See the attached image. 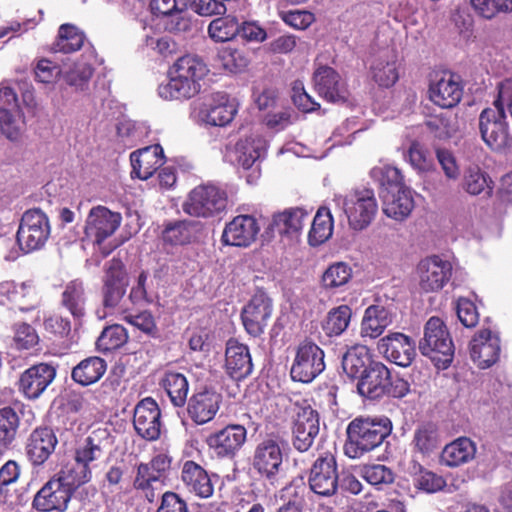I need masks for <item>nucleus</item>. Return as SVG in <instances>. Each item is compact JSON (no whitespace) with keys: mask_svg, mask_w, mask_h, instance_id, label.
Segmentation results:
<instances>
[{"mask_svg":"<svg viewBox=\"0 0 512 512\" xmlns=\"http://www.w3.org/2000/svg\"><path fill=\"white\" fill-rule=\"evenodd\" d=\"M128 286V277L125 266L120 259L113 258L106 265L102 287V304L109 313H126L120 307Z\"/></svg>","mask_w":512,"mask_h":512,"instance_id":"9b49d317","label":"nucleus"},{"mask_svg":"<svg viewBox=\"0 0 512 512\" xmlns=\"http://www.w3.org/2000/svg\"><path fill=\"white\" fill-rule=\"evenodd\" d=\"M163 149L159 144L146 146L131 153V176L141 180L150 178L163 164Z\"/></svg>","mask_w":512,"mask_h":512,"instance_id":"c756f323","label":"nucleus"},{"mask_svg":"<svg viewBox=\"0 0 512 512\" xmlns=\"http://www.w3.org/2000/svg\"><path fill=\"white\" fill-rule=\"evenodd\" d=\"M333 200L345 213L349 226L356 231L368 227L378 211L374 191L368 188L354 189L346 195L336 194Z\"/></svg>","mask_w":512,"mask_h":512,"instance_id":"39448f33","label":"nucleus"},{"mask_svg":"<svg viewBox=\"0 0 512 512\" xmlns=\"http://www.w3.org/2000/svg\"><path fill=\"white\" fill-rule=\"evenodd\" d=\"M419 287L424 292L441 290L452 276V264L439 256L422 259L417 265Z\"/></svg>","mask_w":512,"mask_h":512,"instance_id":"4468645a","label":"nucleus"},{"mask_svg":"<svg viewBox=\"0 0 512 512\" xmlns=\"http://www.w3.org/2000/svg\"><path fill=\"white\" fill-rule=\"evenodd\" d=\"M456 313L459 321L467 328L475 327L479 321L475 304L467 298L458 299Z\"/></svg>","mask_w":512,"mask_h":512,"instance_id":"774afa93","label":"nucleus"},{"mask_svg":"<svg viewBox=\"0 0 512 512\" xmlns=\"http://www.w3.org/2000/svg\"><path fill=\"white\" fill-rule=\"evenodd\" d=\"M314 85L319 96L331 103H344L349 97L346 83L331 67L322 66L314 72Z\"/></svg>","mask_w":512,"mask_h":512,"instance_id":"b1692460","label":"nucleus"},{"mask_svg":"<svg viewBox=\"0 0 512 512\" xmlns=\"http://www.w3.org/2000/svg\"><path fill=\"white\" fill-rule=\"evenodd\" d=\"M208 71L207 65L200 57L184 55L172 65L169 71L170 79L159 85L158 94L165 100L190 99L200 92V81Z\"/></svg>","mask_w":512,"mask_h":512,"instance_id":"f257e3e1","label":"nucleus"},{"mask_svg":"<svg viewBox=\"0 0 512 512\" xmlns=\"http://www.w3.org/2000/svg\"><path fill=\"white\" fill-rule=\"evenodd\" d=\"M53 366L40 363L25 370L19 380L20 391L29 399L38 398L55 379Z\"/></svg>","mask_w":512,"mask_h":512,"instance_id":"bb28decb","label":"nucleus"},{"mask_svg":"<svg viewBox=\"0 0 512 512\" xmlns=\"http://www.w3.org/2000/svg\"><path fill=\"white\" fill-rule=\"evenodd\" d=\"M268 150V140L258 132H252L243 138H240L230 153L231 161L248 170L256 166L265 159Z\"/></svg>","mask_w":512,"mask_h":512,"instance_id":"2eb2a0df","label":"nucleus"},{"mask_svg":"<svg viewBox=\"0 0 512 512\" xmlns=\"http://www.w3.org/2000/svg\"><path fill=\"white\" fill-rule=\"evenodd\" d=\"M202 225L198 221L183 220L168 225L163 232L165 242L184 245L193 241L200 233Z\"/></svg>","mask_w":512,"mask_h":512,"instance_id":"a18cd8bd","label":"nucleus"},{"mask_svg":"<svg viewBox=\"0 0 512 512\" xmlns=\"http://www.w3.org/2000/svg\"><path fill=\"white\" fill-rule=\"evenodd\" d=\"M412 190L407 186H401L397 190H388L383 195L384 214L396 221L405 220L414 209Z\"/></svg>","mask_w":512,"mask_h":512,"instance_id":"f704fd0d","label":"nucleus"},{"mask_svg":"<svg viewBox=\"0 0 512 512\" xmlns=\"http://www.w3.org/2000/svg\"><path fill=\"white\" fill-rule=\"evenodd\" d=\"M389 373L383 363L370 364L357 383L359 394L369 399H378L385 395L389 384Z\"/></svg>","mask_w":512,"mask_h":512,"instance_id":"7c9ffc66","label":"nucleus"},{"mask_svg":"<svg viewBox=\"0 0 512 512\" xmlns=\"http://www.w3.org/2000/svg\"><path fill=\"white\" fill-rule=\"evenodd\" d=\"M128 340L126 329L122 325H112L105 328L96 341L99 351L110 352L123 346Z\"/></svg>","mask_w":512,"mask_h":512,"instance_id":"6e6d98bb","label":"nucleus"},{"mask_svg":"<svg viewBox=\"0 0 512 512\" xmlns=\"http://www.w3.org/2000/svg\"><path fill=\"white\" fill-rule=\"evenodd\" d=\"M122 216L104 206L93 207L87 216L85 235L95 244L101 245L104 240L112 236L119 228Z\"/></svg>","mask_w":512,"mask_h":512,"instance_id":"f3484780","label":"nucleus"},{"mask_svg":"<svg viewBox=\"0 0 512 512\" xmlns=\"http://www.w3.org/2000/svg\"><path fill=\"white\" fill-rule=\"evenodd\" d=\"M279 16L287 25L298 30L307 29L315 21L314 14L306 10L281 11Z\"/></svg>","mask_w":512,"mask_h":512,"instance_id":"338daca9","label":"nucleus"},{"mask_svg":"<svg viewBox=\"0 0 512 512\" xmlns=\"http://www.w3.org/2000/svg\"><path fill=\"white\" fill-rule=\"evenodd\" d=\"M441 445V435L436 424L426 422L420 424L414 431L412 450L423 457L433 454Z\"/></svg>","mask_w":512,"mask_h":512,"instance_id":"ea45409f","label":"nucleus"},{"mask_svg":"<svg viewBox=\"0 0 512 512\" xmlns=\"http://www.w3.org/2000/svg\"><path fill=\"white\" fill-rule=\"evenodd\" d=\"M159 482L158 474L152 471L145 463H140L137 466L133 487L136 490H141L149 502L154 501V485Z\"/></svg>","mask_w":512,"mask_h":512,"instance_id":"13d9d810","label":"nucleus"},{"mask_svg":"<svg viewBox=\"0 0 512 512\" xmlns=\"http://www.w3.org/2000/svg\"><path fill=\"white\" fill-rule=\"evenodd\" d=\"M272 311V301L264 292L259 291L254 294L241 313L246 331L253 337L261 335L268 324Z\"/></svg>","mask_w":512,"mask_h":512,"instance_id":"412c9836","label":"nucleus"},{"mask_svg":"<svg viewBox=\"0 0 512 512\" xmlns=\"http://www.w3.org/2000/svg\"><path fill=\"white\" fill-rule=\"evenodd\" d=\"M419 471L414 475V485L419 490L427 493H435L446 485L444 478L432 471L424 469L419 465Z\"/></svg>","mask_w":512,"mask_h":512,"instance_id":"0e129e2a","label":"nucleus"},{"mask_svg":"<svg viewBox=\"0 0 512 512\" xmlns=\"http://www.w3.org/2000/svg\"><path fill=\"white\" fill-rule=\"evenodd\" d=\"M181 481L186 489L200 498L213 495L214 486L206 470L194 461H185L181 469Z\"/></svg>","mask_w":512,"mask_h":512,"instance_id":"72a5a7b5","label":"nucleus"},{"mask_svg":"<svg viewBox=\"0 0 512 512\" xmlns=\"http://www.w3.org/2000/svg\"><path fill=\"white\" fill-rule=\"evenodd\" d=\"M325 369L324 351L309 340L301 342L290 370L294 381L309 383Z\"/></svg>","mask_w":512,"mask_h":512,"instance_id":"f8f14e48","label":"nucleus"},{"mask_svg":"<svg viewBox=\"0 0 512 512\" xmlns=\"http://www.w3.org/2000/svg\"><path fill=\"white\" fill-rule=\"evenodd\" d=\"M24 122L19 115H14L8 108H0V130L10 141H18L21 137Z\"/></svg>","mask_w":512,"mask_h":512,"instance_id":"680f3d73","label":"nucleus"},{"mask_svg":"<svg viewBox=\"0 0 512 512\" xmlns=\"http://www.w3.org/2000/svg\"><path fill=\"white\" fill-rule=\"evenodd\" d=\"M61 303L75 319H82L86 312L83 282L76 279L67 283L62 293Z\"/></svg>","mask_w":512,"mask_h":512,"instance_id":"c03bdc74","label":"nucleus"},{"mask_svg":"<svg viewBox=\"0 0 512 512\" xmlns=\"http://www.w3.org/2000/svg\"><path fill=\"white\" fill-rule=\"evenodd\" d=\"M500 352V337L491 329L479 330L470 341L471 360L480 369L494 365L499 360Z\"/></svg>","mask_w":512,"mask_h":512,"instance_id":"a211bd4d","label":"nucleus"},{"mask_svg":"<svg viewBox=\"0 0 512 512\" xmlns=\"http://www.w3.org/2000/svg\"><path fill=\"white\" fill-rule=\"evenodd\" d=\"M57 442L56 435L51 428H36L27 439L26 455L34 466H40L54 452Z\"/></svg>","mask_w":512,"mask_h":512,"instance_id":"c85d7f7f","label":"nucleus"},{"mask_svg":"<svg viewBox=\"0 0 512 512\" xmlns=\"http://www.w3.org/2000/svg\"><path fill=\"white\" fill-rule=\"evenodd\" d=\"M221 402V394L213 389H203L190 397L187 413L193 422L203 425L214 419Z\"/></svg>","mask_w":512,"mask_h":512,"instance_id":"a878e982","label":"nucleus"},{"mask_svg":"<svg viewBox=\"0 0 512 512\" xmlns=\"http://www.w3.org/2000/svg\"><path fill=\"white\" fill-rule=\"evenodd\" d=\"M20 418L16 410L10 406L0 409V454L15 440Z\"/></svg>","mask_w":512,"mask_h":512,"instance_id":"09e8293b","label":"nucleus"},{"mask_svg":"<svg viewBox=\"0 0 512 512\" xmlns=\"http://www.w3.org/2000/svg\"><path fill=\"white\" fill-rule=\"evenodd\" d=\"M370 176L381 186H386V191L397 190L401 186H406L400 170L390 165L383 164L373 167Z\"/></svg>","mask_w":512,"mask_h":512,"instance_id":"4d7b16f0","label":"nucleus"},{"mask_svg":"<svg viewBox=\"0 0 512 512\" xmlns=\"http://www.w3.org/2000/svg\"><path fill=\"white\" fill-rule=\"evenodd\" d=\"M479 129L485 144L493 151L506 153L512 149L505 113L492 108L484 109L479 116Z\"/></svg>","mask_w":512,"mask_h":512,"instance_id":"9d476101","label":"nucleus"},{"mask_svg":"<svg viewBox=\"0 0 512 512\" xmlns=\"http://www.w3.org/2000/svg\"><path fill=\"white\" fill-rule=\"evenodd\" d=\"M260 231L257 220L251 215H238L226 224L222 242L230 246L248 247Z\"/></svg>","mask_w":512,"mask_h":512,"instance_id":"393cba45","label":"nucleus"},{"mask_svg":"<svg viewBox=\"0 0 512 512\" xmlns=\"http://www.w3.org/2000/svg\"><path fill=\"white\" fill-rule=\"evenodd\" d=\"M476 452V443L462 436L445 445L440 454V463L450 468L459 467L471 462Z\"/></svg>","mask_w":512,"mask_h":512,"instance_id":"e433bc0d","label":"nucleus"},{"mask_svg":"<svg viewBox=\"0 0 512 512\" xmlns=\"http://www.w3.org/2000/svg\"><path fill=\"white\" fill-rule=\"evenodd\" d=\"M352 316V310L348 305H340L332 308L322 322V330L328 337L342 335L348 328Z\"/></svg>","mask_w":512,"mask_h":512,"instance_id":"de8ad7c7","label":"nucleus"},{"mask_svg":"<svg viewBox=\"0 0 512 512\" xmlns=\"http://www.w3.org/2000/svg\"><path fill=\"white\" fill-rule=\"evenodd\" d=\"M73 493L54 475L34 495L32 507L39 512H65Z\"/></svg>","mask_w":512,"mask_h":512,"instance_id":"ddd939ff","label":"nucleus"},{"mask_svg":"<svg viewBox=\"0 0 512 512\" xmlns=\"http://www.w3.org/2000/svg\"><path fill=\"white\" fill-rule=\"evenodd\" d=\"M227 192L213 183L196 186L184 201L183 211L194 217H214L226 210Z\"/></svg>","mask_w":512,"mask_h":512,"instance_id":"423d86ee","label":"nucleus"},{"mask_svg":"<svg viewBox=\"0 0 512 512\" xmlns=\"http://www.w3.org/2000/svg\"><path fill=\"white\" fill-rule=\"evenodd\" d=\"M225 368L227 374L234 380L250 375L253 364L248 347L237 340L230 339L226 346Z\"/></svg>","mask_w":512,"mask_h":512,"instance_id":"2f4dec72","label":"nucleus"},{"mask_svg":"<svg viewBox=\"0 0 512 512\" xmlns=\"http://www.w3.org/2000/svg\"><path fill=\"white\" fill-rule=\"evenodd\" d=\"M422 355L429 357L438 369H446L453 360L454 344L444 321L431 317L424 326L423 338L419 341Z\"/></svg>","mask_w":512,"mask_h":512,"instance_id":"20e7f679","label":"nucleus"},{"mask_svg":"<svg viewBox=\"0 0 512 512\" xmlns=\"http://www.w3.org/2000/svg\"><path fill=\"white\" fill-rule=\"evenodd\" d=\"M93 67L85 61H77L72 64L65 65L62 69V78L75 90H85L93 75Z\"/></svg>","mask_w":512,"mask_h":512,"instance_id":"8fccbe9b","label":"nucleus"},{"mask_svg":"<svg viewBox=\"0 0 512 512\" xmlns=\"http://www.w3.org/2000/svg\"><path fill=\"white\" fill-rule=\"evenodd\" d=\"M161 385L175 407H182L187 401L189 383L184 374L174 371H167Z\"/></svg>","mask_w":512,"mask_h":512,"instance_id":"49530a36","label":"nucleus"},{"mask_svg":"<svg viewBox=\"0 0 512 512\" xmlns=\"http://www.w3.org/2000/svg\"><path fill=\"white\" fill-rule=\"evenodd\" d=\"M494 183L491 177L478 166H469L463 175L462 188L472 196L490 197Z\"/></svg>","mask_w":512,"mask_h":512,"instance_id":"79ce46f5","label":"nucleus"},{"mask_svg":"<svg viewBox=\"0 0 512 512\" xmlns=\"http://www.w3.org/2000/svg\"><path fill=\"white\" fill-rule=\"evenodd\" d=\"M240 32L238 19L226 15L212 20L208 26V34L215 42H226L234 39Z\"/></svg>","mask_w":512,"mask_h":512,"instance_id":"3c124183","label":"nucleus"},{"mask_svg":"<svg viewBox=\"0 0 512 512\" xmlns=\"http://www.w3.org/2000/svg\"><path fill=\"white\" fill-rule=\"evenodd\" d=\"M283 460L284 443L276 437H267L256 445L252 466L262 478L273 484L284 472Z\"/></svg>","mask_w":512,"mask_h":512,"instance_id":"6e6552de","label":"nucleus"},{"mask_svg":"<svg viewBox=\"0 0 512 512\" xmlns=\"http://www.w3.org/2000/svg\"><path fill=\"white\" fill-rule=\"evenodd\" d=\"M117 135L127 146H133L148 135V128L143 123L123 119L117 125Z\"/></svg>","mask_w":512,"mask_h":512,"instance_id":"bf43d9fd","label":"nucleus"},{"mask_svg":"<svg viewBox=\"0 0 512 512\" xmlns=\"http://www.w3.org/2000/svg\"><path fill=\"white\" fill-rule=\"evenodd\" d=\"M320 431L318 412L310 405L297 408L293 422V446L300 452H306L312 446Z\"/></svg>","mask_w":512,"mask_h":512,"instance_id":"dca6fc26","label":"nucleus"},{"mask_svg":"<svg viewBox=\"0 0 512 512\" xmlns=\"http://www.w3.org/2000/svg\"><path fill=\"white\" fill-rule=\"evenodd\" d=\"M84 43V34L75 26L63 24L53 45L55 52L72 53L79 50Z\"/></svg>","mask_w":512,"mask_h":512,"instance_id":"864d4df0","label":"nucleus"},{"mask_svg":"<svg viewBox=\"0 0 512 512\" xmlns=\"http://www.w3.org/2000/svg\"><path fill=\"white\" fill-rule=\"evenodd\" d=\"M247 431L242 425H227L207 437L208 447L218 457H233L246 441Z\"/></svg>","mask_w":512,"mask_h":512,"instance_id":"5701e85b","label":"nucleus"},{"mask_svg":"<svg viewBox=\"0 0 512 512\" xmlns=\"http://www.w3.org/2000/svg\"><path fill=\"white\" fill-rule=\"evenodd\" d=\"M333 219L330 211L320 208L314 216L308 240L310 245L317 246L325 242L332 235Z\"/></svg>","mask_w":512,"mask_h":512,"instance_id":"603ef678","label":"nucleus"},{"mask_svg":"<svg viewBox=\"0 0 512 512\" xmlns=\"http://www.w3.org/2000/svg\"><path fill=\"white\" fill-rule=\"evenodd\" d=\"M462 95L463 87L459 77L451 73H444L440 78L431 82L429 86L431 101L441 108L456 106Z\"/></svg>","mask_w":512,"mask_h":512,"instance_id":"cd10ccee","label":"nucleus"},{"mask_svg":"<svg viewBox=\"0 0 512 512\" xmlns=\"http://www.w3.org/2000/svg\"><path fill=\"white\" fill-rule=\"evenodd\" d=\"M50 235V224L46 214L40 209L24 212L17 230V242L28 253L42 248Z\"/></svg>","mask_w":512,"mask_h":512,"instance_id":"1a4fd4ad","label":"nucleus"},{"mask_svg":"<svg viewBox=\"0 0 512 512\" xmlns=\"http://www.w3.org/2000/svg\"><path fill=\"white\" fill-rule=\"evenodd\" d=\"M133 425L136 433L147 441H155L160 437L161 411L154 399L147 397L136 405Z\"/></svg>","mask_w":512,"mask_h":512,"instance_id":"6ab92c4d","label":"nucleus"},{"mask_svg":"<svg viewBox=\"0 0 512 512\" xmlns=\"http://www.w3.org/2000/svg\"><path fill=\"white\" fill-rule=\"evenodd\" d=\"M236 113V104L225 93H213L192 103L191 116L206 125L225 126Z\"/></svg>","mask_w":512,"mask_h":512,"instance_id":"0eeeda50","label":"nucleus"},{"mask_svg":"<svg viewBox=\"0 0 512 512\" xmlns=\"http://www.w3.org/2000/svg\"><path fill=\"white\" fill-rule=\"evenodd\" d=\"M107 369L106 361L100 357H88L79 362L71 372L72 379L81 386L98 382Z\"/></svg>","mask_w":512,"mask_h":512,"instance_id":"a19ab883","label":"nucleus"},{"mask_svg":"<svg viewBox=\"0 0 512 512\" xmlns=\"http://www.w3.org/2000/svg\"><path fill=\"white\" fill-rule=\"evenodd\" d=\"M377 348L387 360L402 367L409 366L416 355L414 341L399 332L381 338L378 341Z\"/></svg>","mask_w":512,"mask_h":512,"instance_id":"4be33fe9","label":"nucleus"},{"mask_svg":"<svg viewBox=\"0 0 512 512\" xmlns=\"http://www.w3.org/2000/svg\"><path fill=\"white\" fill-rule=\"evenodd\" d=\"M372 363L369 349L365 345H355L344 354L342 368L350 378H360Z\"/></svg>","mask_w":512,"mask_h":512,"instance_id":"37998d69","label":"nucleus"},{"mask_svg":"<svg viewBox=\"0 0 512 512\" xmlns=\"http://www.w3.org/2000/svg\"><path fill=\"white\" fill-rule=\"evenodd\" d=\"M352 277V268L345 262L331 264L322 275V285L325 289L335 290L346 285Z\"/></svg>","mask_w":512,"mask_h":512,"instance_id":"5fc2aeb1","label":"nucleus"},{"mask_svg":"<svg viewBox=\"0 0 512 512\" xmlns=\"http://www.w3.org/2000/svg\"><path fill=\"white\" fill-rule=\"evenodd\" d=\"M411 166L418 172H425L432 167V159L427 150L418 142H413L406 155Z\"/></svg>","mask_w":512,"mask_h":512,"instance_id":"69168bd1","label":"nucleus"},{"mask_svg":"<svg viewBox=\"0 0 512 512\" xmlns=\"http://www.w3.org/2000/svg\"><path fill=\"white\" fill-rule=\"evenodd\" d=\"M308 483L310 489L324 497L332 496L338 488L337 465L335 458L327 454L316 459L311 467Z\"/></svg>","mask_w":512,"mask_h":512,"instance_id":"aec40b11","label":"nucleus"},{"mask_svg":"<svg viewBox=\"0 0 512 512\" xmlns=\"http://www.w3.org/2000/svg\"><path fill=\"white\" fill-rule=\"evenodd\" d=\"M104 448L101 439L93 432L75 448L73 459L55 475L75 492L80 486L92 479V470L103 457Z\"/></svg>","mask_w":512,"mask_h":512,"instance_id":"f03ea898","label":"nucleus"},{"mask_svg":"<svg viewBox=\"0 0 512 512\" xmlns=\"http://www.w3.org/2000/svg\"><path fill=\"white\" fill-rule=\"evenodd\" d=\"M360 475L369 484L376 486L379 489L394 481L393 471L382 464L366 465L361 468Z\"/></svg>","mask_w":512,"mask_h":512,"instance_id":"052dcab7","label":"nucleus"},{"mask_svg":"<svg viewBox=\"0 0 512 512\" xmlns=\"http://www.w3.org/2000/svg\"><path fill=\"white\" fill-rule=\"evenodd\" d=\"M392 423L386 418L358 417L347 427V442L345 454L352 459L360 458L363 454L380 446L390 435Z\"/></svg>","mask_w":512,"mask_h":512,"instance_id":"7ed1b4c3","label":"nucleus"},{"mask_svg":"<svg viewBox=\"0 0 512 512\" xmlns=\"http://www.w3.org/2000/svg\"><path fill=\"white\" fill-rule=\"evenodd\" d=\"M310 213L303 208H290L273 216L270 224L272 232L296 238L308 222Z\"/></svg>","mask_w":512,"mask_h":512,"instance_id":"c9c22d12","label":"nucleus"},{"mask_svg":"<svg viewBox=\"0 0 512 512\" xmlns=\"http://www.w3.org/2000/svg\"><path fill=\"white\" fill-rule=\"evenodd\" d=\"M0 302L10 301L18 305L21 311H29L39 303L36 288L31 282L16 284L14 281L0 283Z\"/></svg>","mask_w":512,"mask_h":512,"instance_id":"473e14b6","label":"nucleus"},{"mask_svg":"<svg viewBox=\"0 0 512 512\" xmlns=\"http://www.w3.org/2000/svg\"><path fill=\"white\" fill-rule=\"evenodd\" d=\"M218 59L224 69L230 72H238L247 67L249 61L243 51L225 46L218 51Z\"/></svg>","mask_w":512,"mask_h":512,"instance_id":"e2e57ef3","label":"nucleus"},{"mask_svg":"<svg viewBox=\"0 0 512 512\" xmlns=\"http://www.w3.org/2000/svg\"><path fill=\"white\" fill-rule=\"evenodd\" d=\"M370 73L373 80L381 87L393 86L399 78L397 55L393 50H384L374 57Z\"/></svg>","mask_w":512,"mask_h":512,"instance_id":"4c0bfd02","label":"nucleus"},{"mask_svg":"<svg viewBox=\"0 0 512 512\" xmlns=\"http://www.w3.org/2000/svg\"><path fill=\"white\" fill-rule=\"evenodd\" d=\"M392 323L391 313L383 306L371 305L364 313L360 334L362 338L375 339Z\"/></svg>","mask_w":512,"mask_h":512,"instance_id":"58836bf2","label":"nucleus"}]
</instances>
